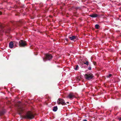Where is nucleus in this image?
Returning <instances> with one entry per match:
<instances>
[{
  "label": "nucleus",
  "mask_w": 121,
  "mask_h": 121,
  "mask_svg": "<svg viewBox=\"0 0 121 121\" xmlns=\"http://www.w3.org/2000/svg\"><path fill=\"white\" fill-rule=\"evenodd\" d=\"M84 77L86 79L89 80L93 78L94 76L92 73L89 72L86 74L84 75Z\"/></svg>",
  "instance_id": "obj_1"
},
{
  "label": "nucleus",
  "mask_w": 121,
  "mask_h": 121,
  "mask_svg": "<svg viewBox=\"0 0 121 121\" xmlns=\"http://www.w3.org/2000/svg\"><path fill=\"white\" fill-rule=\"evenodd\" d=\"M25 118L30 119H32L33 118L34 116L33 114L30 112H27L26 115L25 116Z\"/></svg>",
  "instance_id": "obj_2"
},
{
  "label": "nucleus",
  "mask_w": 121,
  "mask_h": 121,
  "mask_svg": "<svg viewBox=\"0 0 121 121\" xmlns=\"http://www.w3.org/2000/svg\"><path fill=\"white\" fill-rule=\"evenodd\" d=\"M52 58V56L51 54H47L46 55V57L45 58H43V60L44 61H46L47 59L48 60H51Z\"/></svg>",
  "instance_id": "obj_3"
},
{
  "label": "nucleus",
  "mask_w": 121,
  "mask_h": 121,
  "mask_svg": "<svg viewBox=\"0 0 121 121\" xmlns=\"http://www.w3.org/2000/svg\"><path fill=\"white\" fill-rule=\"evenodd\" d=\"M57 103L59 104H61L62 105L66 104V103L65 102L64 100L61 98H59L57 100Z\"/></svg>",
  "instance_id": "obj_4"
},
{
  "label": "nucleus",
  "mask_w": 121,
  "mask_h": 121,
  "mask_svg": "<svg viewBox=\"0 0 121 121\" xmlns=\"http://www.w3.org/2000/svg\"><path fill=\"white\" fill-rule=\"evenodd\" d=\"M74 94L73 93H70L66 97V98H69L70 99L72 100L75 98Z\"/></svg>",
  "instance_id": "obj_5"
},
{
  "label": "nucleus",
  "mask_w": 121,
  "mask_h": 121,
  "mask_svg": "<svg viewBox=\"0 0 121 121\" xmlns=\"http://www.w3.org/2000/svg\"><path fill=\"white\" fill-rule=\"evenodd\" d=\"M102 16V14H101L100 15H99L96 14H92L89 15L90 17L92 18H95L98 17H99Z\"/></svg>",
  "instance_id": "obj_6"
},
{
  "label": "nucleus",
  "mask_w": 121,
  "mask_h": 121,
  "mask_svg": "<svg viewBox=\"0 0 121 121\" xmlns=\"http://www.w3.org/2000/svg\"><path fill=\"white\" fill-rule=\"evenodd\" d=\"M20 45L22 46H24L26 45V43L25 42H24L23 40H21L19 42Z\"/></svg>",
  "instance_id": "obj_7"
},
{
  "label": "nucleus",
  "mask_w": 121,
  "mask_h": 121,
  "mask_svg": "<svg viewBox=\"0 0 121 121\" xmlns=\"http://www.w3.org/2000/svg\"><path fill=\"white\" fill-rule=\"evenodd\" d=\"M69 38L71 40H73L76 39V37L75 36H73L71 37H69Z\"/></svg>",
  "instance_id": "obj_8"
},
{
  "label": "nucleus",
  "mask_w": 121,
  "mask_h": 121,
  "mask_svg": "<svg viewBox=\"0 0 121 121\" xmlns=\"http://www.w3.org/2000/svg\"><path fill=\"white\" fill-rule=\"evenodd\" d=\"M9 46L10 48H13V43L12 42H11L9 43Z\"/></svg>",
  "instance_id": "obj_9"
},
{
  "label": "nucleus",
  "mask_w": 121,
  "mask_h": 121,
  "mask_svg": "<svg viewBox=\"0 0 121 121\" xmlns=\"http://www.w3.org/2000/svg\"><path fill=\"white\" fill-rule=\"evenodd\" d=\"M58 109L57 107V106H54L53 107L52 110L54 112H56L57 111Z\"/></svg>",
  "instance_id": "obj_10"
},
{
  "label": "nucleus",
  "mask_w": 121,
  "mask_h": 121,
  "mask_svg": "<svg viewBox=\"0 0 121 121\" xmlns=\"http://www.w3.org/2000/svg\"><path fill=\"white\" fill-rule=\"evenodd\" d=\"M5 113V112L4 110H2L0 111V115L1 116L3 115Z\"/></svg>",
  "instance_id": "obj_11"
},
{
  "label": "nucleus",
  "mask_w": 121,
  "mask_h": 121,
  "mask_svg": "<svg viewBox=\"0 0 121 121\" xmlns=\"http://www.w3.org/2000/svg\"><path fill=\"white\" fill-rule=\"evenodd\" d=\"M19 23L18 22H12V23L13 25H15L16 24L18 25V23Z\"/></svg>",
  "instance_id": "obj_12"
},
{
  "label": "nucleus",
  "mask_w": 121,
  "mask_h": 121,
  "mask_svg": "<svg viewBox=\"0 0 121 121\" xmlns=\"http://www.w3.org/2000/svg\"><path fill=\"white\" fill-rule=\"evenodd\" d=\"M99 26L98 24H96L95 25V28L96 29H98L99 28Z\"/></svg>",
  "instance_id": "obj_13"
},
{
  "label": "nucleus",
  "mask_w": 121,
  "mask_h": 121,
  "mask_svg": "<svg viewBox=\"0 0 121 121\" xmlns=\"http://www.w3.org/2000/svg\"><path fill=\"white\" fill-rule=\"evenodd\" d=\"M84 64L88 66L89 65V62L88 61H87L86 62H84Z\"/></svg>",
  "instance_id": "obj_14"
},
{
  "label": "nucleus",
  "mask_w": 121,
  "mask_h": 121,
  "mask_svg": "<svg viewBox=\"0 0 121 121\" xmlns=\"http://www.w3.org/2000/svg\"><path fill=\"white\" fill-rule=\"evenodd\" d=\"M79 68L78 66V65H77L76 66V67L74 68V69L76 70H77Z\"/></svg>",
  "instance_id": "obj_15"
},
{
  "label": "nucleus",
  "mask_w": 121,
  "mask_h": 121,
  "mask_svg": "<svg viewBox=\"0 0 121 121\" xmlns=\"http://www.w3.org/2000/svg\"><path fill=\"white\" fill-rule=\"evenodd\" d=\"M91 66L90 65H89V67L88 68V69L89 70H91Z\"/></svg>",
  "instance_id": "obj_16"
},
{
  "label": "nucleus",
  "mask_w": 121,
  "mask_h": 121,
  "mask_svg": "<svg viewBox=\"0 0 121 121\" xmlns=\"http://www.w3.org/2000/svg\"><path fill=\"white\" fill-rule=\"evenodd\" d=\"M81 8L80 7H75V9H80Z\"/></svg>",
  "instance_id": "obj_17"
},
{
  "label": "nucleus",
  "mask_w": 121,
  "mask_h": 121,
  "mask_svg": "<svg viewBox=\"0 0 121 121\" xmlns=\"http://www.w3.org/2000/svg\"><path fill=\"white\" fill-rule=\"evenodd\" d=\"M112 75L111 74H109V75H108V76H107V78H110L112 76Z\"/></svg>",
  "instance_id": "obj_18"
},
{
  "label": "nucleus",
  "mask_w": 121,
  "mask_h": 121,
  "mask_svg": "<svg viewBox=\"0 0 121 121\" xmlns=\"http://www.w3.org/2000/svg\"><path fill=\"white\" fill-rule=\"evenodd\" d=\"M0 27L1 28L2 30V29L3 28V26L1 25H0Z\"/></svg>",
  "instance_id": "obj_19"
},
{
  "label": "nucleus",
  "mask_w": 121,
  "mask_h": 121,
  "mask_svg": "<svg viewBox=\"0 0 121 121\" xmlns=\"http://www.w3.org/2000/svg\"><path fill=\"white\" fill-rule=\"evenodd\" d=\"M18 114L20 116H21L22 115V113L21 112H19V113Z\"/></svg>",
  "instance_id": "obj_20"
},
{
  "label": "nucleus",
  "mask_w": 121,
  "mask_h": 121,
  "mask_svg": "<svg viewBox=\"0 0 121 121\" xmlns=\"http://www.w3.org/2000/svg\"><path fill=\"white\" fill-rule=\"evenodd\" d=\"M118 120L119 121H120L121 120V117H120L118 118Z\"/></svg>",
  "instance_id": "obj_21"
},
{
  "label": "nucleus",
  "mask_w": 121,
  "mask_h": 121,
  "mask_svg": "<svg viewBox=\"0 0 121 121\" xmlns=\"http://www.w3.org/2000/svg\"><path fill=\"white\" fill-rule=\"evenodd\" d=\"M83 121H87L86 119H84L83 120Z\"/></svg>",
  "instance_id": "obj_22"
},
{
  "label": "nucleus",
  "mask_w": 121,
  "mask_h": 121,
  "mask_svg": "<svg viewBox=\"0 0 121 121\" xmlns=\"http://www.w3.org/2000/svg\"><path fill=\"white\" fill-rule=\"evenodd\" d=\"M0 14H1V12H0Z\"/></svg>",
  "instance_id": "obj_23"
},
{
  "label": "nucleus",
  "mask_w": 121,
  "mask_h": 121,
  "mask_svg": "<svg viewBox=\"0 0 121 121\" xmlns=\"http://www.w3.org/2000/svg\"><path fill=\"white\" fill-rule=\"evenodd\" d=\"M67 103L68 104L69 103V102H67Z\"/></svg>",
  "instance_id": "obj_24"
},
{
  "label": "nucleus",
  "mask_w": 121,
  "mask_h": 121,
  "mask_svg": "<svg viewBox=\"0 0 121 121\" xmlns=\"http://www.w3.org/2000/svg\"><path fill=\"white\" fill-rule=\"evenodd\" d=\"M2 31H3V32L4 31L3 30H2Z\"/></svg>",
  "instance_id": "obj_25"
},
{
  "label": "nucleus",
  "mask_w": 121,
  "mask_h": 121,
  "mask_svg": "<svg viewBox=\"0 0 121 121\" xmlns=\"http://www.w3.org/2000/svg\"><path fill=\"white\" fill-rule=\"evenodd\" d=\"M10 29H9V31H10Z\"/></svg>",
  "instance_id": "obj_26"
}]
</instances>
